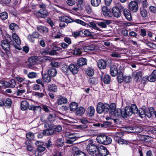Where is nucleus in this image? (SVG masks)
<instances>
[{"label":"nucleus","mask_w":156,"mask_h":156,"mask_svg":"<svg viewBox=\"0 0 156 156\" xmlns=\"http://www.w3.org/2000/svg\"><path fill=\"white\" fill-rule=\"evenodd\" d=\"M37 73L34 72H30L27 74V76L29 78H34L36 77Z\"/></svg>","instance_id":"obj_48"},{"label":"nucleus","mask_w":156,"mask_h":156,"mask_svg":"<svg viewBox=\"0 0 156 156\" xmlns=\"http://www.w3.org/2000/svg\"><path fill=\"white\" fill-rule=\"evenodd\" d=\"M89 26L95 29H96L98 30H100V29L97 27V25L94 22H91L89 23Z\"/></svg>","instance_id":"obj_56"},{"label":"nucleus","mask_w":156,"mask_h":156,"mask_svg":"<svg viewBox=\"0 0 156 156\" xmlns=\"http://www.w3.org/2000/svg\"><path fill=\"white\" fill-rule=\"evenodd\" d=\"M101 78L102 81L106 84H109L111 82V76L108 74L104 75L102 73L101 75Z\"/></svg>","instance_id":"obj_12"},{"label":"nucleus","mask_w":156,"mask_h":156,"mask_svg":"<svg viewBox=\"0 0 156 156\" xmlns=\"http://www.w3.org/2000/svg\"><path fill=\"white\" fill-rule=\"evenodd\" d=\"M78 66L76 65L71 64L68 66V68L70 72L73 74H76L78 73Z\"/></svg>","instance_id":"obj_15"},{"label":"nucleus","mask_w":156,"mask_h":156,"mask_svg":"<svg viewBox=\"0 0 156 156\" xmlns=\"http://www.w3.org/2000/svg\"><path fill=\"white\" fill-rule=\"evenodd\" d=\"M82 34H83L85 35L89 36H92V34L88 30H86L82 31Z\"/></svg>","instance_id":"obj_52"},{"label":"nucleus","mask_w":156,"mask_h":156,"mask_svg":"<svg viewBox=\"0 0 156 156\" xmlns=\"http://www.w3.org/2000/svg\"><path fill=\"white\" fill-rule=\"evenodd\" d=\"M59 20L62 22H65L66 23L71 22L72 20L69 17L65 16H62L59 17Z\"/></svg>","instance_id":"obj_26"},{"label":"nucleus","mask_w":156,"mask_h":156,"mask_svg":"<svg viewBox=\"0 0 156 156\" xmlns=\"http://www.w3.org/2000/svg\"><path fill=\"white\" fill-rule=\"evenodd\" d=\"M83 46H77L75 48L74 51V54L76 55H80L83 51Z\"/></svg>","instance_id":"obj_31"},{"label":"nucleus","mask_w":156,"mask_h":156,"mask_svg":"<svg viewBox=\"0 0 156 156\" xmlns=\"http://www.w3.org/2000/svg\"><path fill=\"white\" fill-rule=\"evenodd\" d=\"M85 72L86 74L89 76H92L94 74L93 69L90 67H88L86 69Z\"/></svg>","instance_id":"obj_35"},{"label":"nucleus","mask_w":156,"mask_h":156,"mask_svg":"<svg viewBox=\"0 0 156 156\" xmlns=\"http://www.w3.org/2000/svg\"><path fill=\"white\" fill-rule=\"evenodd\" d=\"M73 151L74 156H86L84 153L79 150L78 148L76 147H73Z\"/></svg>","instance_id":"obj_14"},{"label":"nucleus","mask_w":156,"mask_h":156,"mask_svg":"<svg viewBox=\"0 0 156 156\" xmlns=\"http://www.w3.org/2000/svg\"><path fill=\"white\" fill-rule=\"evenodd\" d=\"M147 80L151 82H154L156 79V70L153 71L152 74L147 77Z\"/></svg>","instance_id":"obj_17"},{"label":"nucleus","mask_w":156,"mask_h":156,"mask_svg":"<svg viewBox=\"0 0 156 156\" xmlns=\"http://www.w3.org/2000/svg\"><path fill=\"white\" fill-rule=\"evenodd\" d=\"M96 140L98 143L105 145L109 144L112 142V139L110 137L105 135L98 136Z\"/></svg>","instance_id":"obj_5"},{"label":"nucleus","mask_w":156,"mask_h":156,"mask_svg":"<svg viewBox=\"0 0 156 156\" xmlns=\"http://www.w3.org/2000/svg\"><path fill=\"white\" fill-rule=\"evenodd\" d=\"M48 73L52 77L56 76L57 72L55 68L54 67L50 68L48 71Z\"/></svg>","instance_id":"obj_20"},{"label":"nucleus","mask_w":156,"mask_h":156,"mask_svg":"<svg viewBox=\"0 0 156 156\" xmlns=\"http://www.w3.org/2000/svg\"><path fill=\"white\" fill-rule=\"evenodd\" d=\"M84 51L85 52H88L93 50L95 49V47L93 45L84 47L83 48Z\"/></svg>","instance_id":"obj_42"},{"label":"nucleus","mask_w":156,"mask_h":156,"mask_svg":"<svg viewBox=\"0 0 156 156\" xmlns=\"http://www.w3.org/2000/svg\"><path fill=\"white\" fill-rule=\"evenodd\" d=\"M30 109L35 111L36 110L41 111V108L40 106H35L34 105H31L30 107Z\"/></svg>","instance_id":"obj_46"},{"label":"nucleus","mask_w":156,"mask_h":156,"mask_svg":"<svg viewBox=\"0 0 156 156\" xmlns=\"http://www.w3.org/2000/svg\"><path fill=\"white\" fill-rule=\"evenodd\" d=\"M36 15L38 18H45L48 16V12L46 9H40L36 13Z\"/></svg>","instance_id":"obj_10"},{"label":"nucleus","mask_w":156,"mask_h":156,"mask_svg":"<svg viewBox=\"0 0 156 156\" xmlns=\"http://www.w3.org/2000/svg\"><path fill=\"white\" fill-rule=\"evenodd\" d=\"M143 129V127L140 126L134 127L129 126L127 127V132L138 133L141 132Z\"/></svg>","instance_id":"obj_6"},{"label":"nucleus","mask_w":156,"mask_h":156,"mask_svg":"<svg viewBox=\"0 0 156 156\" xmlns=\"http://www.w3.org/2000/svg\"><path fill=\"white\" fill-rule=\"evenodd\" d=\"M16 83L15 80L14 79L10 80L9 82H7L6 87L14 88L16 85Z\"/></svg>","instance_id":"obj_41"},{"label":"nucleus","mask_w":156,"mask_h":156,"mask_svg":"<svg viewBox=\"0 0 156 156\" xmlns=\"http://www.w3.org/2000/svg\"><path fill=\"white\" fill-rule=\"evenodd\" d=\"M142 76V73L141 71L136 72L135 74V79L138 81L140 80Z\"/></svg>","instance_id":"obj_45"},{"label":"nucleus","mask_w":156,"mask_h":156,"mask_svg":"<svg viewBox=\"0 0 156 156\" xmlns=\"http://www.w3.org/2000/svg\"><path fill=\"white\" fill-rule=\"evenodd\" d=\"M126 106L124 110H121L120 108L115 109L116 105L115 103H112L110 104V108L109 111V115L112 117L119 118L121 116L125 119L127 118V112Z\"/></svg>","instance_id":"obj_2"},{"label":"nucleus","mask_w":156,"mask_h":156,"mask_svg":"<svg viewBox=\"0 0 156 156\" xmlns=\"http://www.w3.org/2000/svg\"><path fill=\"white\" fill-rule=\"evenodd\" d=\"M112 16L116 18H119L121 15L120 9L117 6L114 7L112 9Z\"/></svg>","instance_id":"obj_11"},{"label":"nucleus","mask_w":156,"mask_h":156,"mask_svg":"<svg viewBox=\"0 0 156 156\" xmlns=\"http://www.w3.org/2000/svg\"><path fill=\"white\" fill-rule=\"evenodd\" d=\"M87 63V60L83 58H79L77 62V65L79 66H83L86 65Z\"/></svg>","instance_id":"obj_16"},{"label":"nucleus","mask_w":156,"mask_h":156,"mask_svg":"<svg viewBox=\"0 0 156 156\" xmlns=\"http://www.w3.org/2000/svg\"><path fill=\"white\" fill-rule=\"evenodd\" d=\"M45 145H44L42 146H40L38 147L37 148V150L41 152V153L43 152L45 150Z\"/></svg>","instance_id":"obj_58"},{"label":"nucleus","mask_w":156,"mask_h":156,"mask_svg":"<svg viewBox=\"0 0 156 156\" xmlns=\"http://www.w3.org/2000/svg\"><path fill=\"white\" fill-rule=\"evenodd\" d=\"M78 105L76 102H73L70 105V109L71 111H75L77 108Z\"/></svg>","instance_id":"obj_37"},{"label":"nucleus","mask_w":156,"mask_h":156,"mask_svg":"<svg viewBox=\"0 0 156 156\" xmlns=\"http://www.w3.org/2000/svg\"><path fill=\"white\" fill-rule=\"evenodd\" d=\"M111 23L110 20H105L103 21L98 22V26L102 28H106L107 25L110 24Z\"/></svg>","instance_id":"obj_21"},{"label":"nucleus","mask_w":156,"mask_h":156,"mask_svg":"<svg viewBox=\"0 0 156 156\" xmlns=\"http://www.w3.org/2000/svg\"><path fill=\"white\" fill-rule=\"evenodd\" d=\"M67 101L68 100L66 98L61 96L58 97L57 99V103L59 105L66 104Z\"/></svg>","instance_id":"obj_18"},{"label":"nucleus","mask_w":156,"mask_h":156,"mask_svg":"<svg viewBox=\"0 0 156 156\" xmlns=\"http://www.w3.org/2000/svg\"><path fill=\"white\" fill-rule=\"evenodd\" d=\"M7 38H8L9 39L6 38L5 40L2 41L1 44V45L2 48L6 51H9L10 49L9 43L13 45L14 46H15L13 41L11 40L10 37L9 35L7 36Z\"/></svg>","instance_id":"obj_4"},{"label":"nucleus","mask_w":156,"mask_h":156,"mask_svg":"<svg viewBox=\"0 0 156 156\" xmlns=\"http://www.w3.org/2000/svg\"><path fill=\"white\" fill-rule=\"evenodd\" d=\"M76 23L84 26H86V23L84 21L79 19H76L74 21Z\"/></svg>","instance_id":"obj_53"},{"label":"nucleus","mask_w":156,"mask_h":156,"mask_svg":"<svg viewBox=\"0 0 156 156\" xmlns=\"http://www.w3.org/2000/svg\"><path fill=\"white\" fill-rule=\"evenodd\" d=\"M86 11L87 13L89 14L91 13L92 11L91 7L90 5H87L86 6Z\"/></svg>","instance_id":"obj_61"},{"label":"nucleus","mask_w":156,"mask_h":156,"mask_svg":"<svg viewBox=\"0 0 156 156\" xmlns=\"http://www.w3.org/2000/svg\"><path fill=\"white\" fill-rule=\"evenodd\" d=\"M91 5L93 6H98L101 2V0H91Z\"/></svg>","instance_id":"obj_43"},{"label":"nucleus","mask_w":156,"mask_h":156,"mask_svg":"<svg viewBox=\"0 0 156 156\" xmlns=\"http://www.w3.org/2000/svg\"><path fill=\"white\" fill-rule=\"evenodd\" d=\"M40 34L36 31L33 32L32 34H29L27 38L30 42L34 43L35 39H37L39 37Z\"/></svg>","instance_id":"obj_8"},{"label":"nucleus","mask_w":156,"mask_h":156,"mask_svg":"<svg viewBox=\"0 0 156 156\" xmlns=\"http://www.w3.org/2000/svg\"><path fill=\"white\" fill-rule=\"evenodd\" d=\"M82 33V31H78L73 32H72V34L73 36L76 38L81 35Z\"/></svg>","instance_id":"obj_51"},{"label":"nucleus","mask_w":156,"mask_h":156,"mask_svg":"<svg viewBox=\"0 0 156 156\" xmlns=\"http://www.w3.org/2000/svg\"><path fill=\"white\" fill-rule=\"evenodd\" d=\"M37 30L41 33H46L48 32L47 28L45 26H40L37 27Z\"/></svg>","instance_id":"obj_32"},{"label":"nucleus","mask_w":156,"mask_h":156,"mask_svg":"<svg viewBox=\"0 0 156 156\" xmlns=\"http://www.w3.org/2000/svg\"><path fill=\"white\" fill-rule=\"evenodd\" d=\"M64 140L63 138L57 139L56 141V144L58 146L62 147L64 144Z\"/></svg>","instance_id":"obj_40"},{"label":"nucleus","mask_w":156,"mask_h":156,"mask_svg":"<svg viewBox=\"0 0 156 156\" xmlns=\"http://www.w3.org/2000/svg\"><path fill=\"white\" fill-rule=\"evenodd\" d=\"M37 60L36 58L34 57H30L28 60V65L29 66L31 67L34 65Z\"/></svg>","instance_id":"obj_30"},{"label":"nucleus","mask_w":156,"mask_h":156,"mask_svg":"<svg viewBox=\"0 0 156 156\" xmlns=\"http://www.w3.org/2000/svg\"><path fill=\"white\" fill-rule=\"evenodd\" d=\"M110 55L113 57L120 58L121 57V54L117 52H113Z\"/></svg>","instance_id":"obj_54"},{"label":"nucleus","mask_w":156,"mask_h":156,"mask_svg":"<svg viewBox=\"0 0 156 156\" xmlns=\"http://www.w3.org/2000/svg\"><path fill=\"white\" fill-rule=\"evenodd\" d=\"M57 86L55 84H49L48 86V90L49 91L55 92L57 90Z\"/></svg>","instance_id":"obj_39"},{"label":"nucleus","mask_w":156,"mask_h":156,"mask_svg":"<svg viewBox=\"0 0 156 156\" xmlns=\"http://www.w3.org/2000/svg\"><path fill=\"white\" fill-rule=\"evenodd\" d=\"M41 53L43 55H49V48H45L41 51Z\"/></svg>","instance_id":"obj_49"},{"label":"nucleus","mask_w":156,"mask_h":156,"mask_svg":"<svg viewBox=\"0 0 156 156\" xmlns=\"http://www.w3.org/2000/svg\"><path fill=\"white\" fill-rule=\"evenodd\" d=\"M13 40L15 43L18 45H20L21 44V41L18 35L15 33H13L12 34Z\"/></svg>","instance_id":"obj_27"},{"label":"nucleus","mask_w":156,"mask_h":156,"mask_svg":"<svg viewBox=\"0 0 156 156\" xmlns=\"http://www.w3.org/2000/svg\"><path fill=\"white\" fill-rule=\"evenodd\" d=\"M87 150L92 156H106L109 153L104 146L92 144H90L87 146Z\"/></svg>","instance_id":"obj_1"},{"label":"nucleus","mask_w":156,"mask_h":156,"mask_svg":"<svg viewBox=\"0 0 156 156\" xmlns=\"http://www.w3.org/2000/svg\"><path fill=\"white\" fill-rule=\"evenodd\" d=\"M12 104V101L10 98H8L5 100V106H10Z\"/></svg>","instance_id":"obj_55"},{"label":"nucleus","mask_w":156,"mask_h":156,"mask_svg":"<svg viewBox=\"0 0 156 156\" xmlns=\"http://www.w3.org/2000/svg\"><path fill=\"white\" fill-rule=\"evenodd\" d=\"M138 112V109L136 105L132 104L131 106H127V116H130L133 113L137 114Z\"/></svg>","instance_id":"obj_7"},{"label":"nucleus","mask_w":156,"mask_h":156,"mask_svg":"<svg viewBox=\"0 0 156 156\" xmlns=\"http://www.w3.org/2000/svg\"><path fill=\"white\" fill-rule=\"evenodd\" d=\"M129 9L131 11L133 12H136L138 10V5L136 2L131 1L129 4Z\"/></svg>","instance_id":"obj_9"},{"label":"nucleus","mask_w":156,"mask_h":156,"mask_svg":"<svg viewBox=\"0 0 156 156\" xmlns=\"http://www.w3.org/2000/svg\"><path fill=\"white\" fill-rule=\"evenodd\" d=\"M8 17V14L6 12H4L0 13V18L2 20L7 19Z\"/></svg>","instance_id":"obj_44"},{"label":"nucleus","mask_w":156,"mask_h":156,"mask_svg":"<svg viewBox=\"0 0 156 156\" xmlns=\"http://www.w3.org/2000/svg\"><path fill=\"white\" fill-rule=\"evenodd\" d=\"M149 9L150 12L154 13H156V7L153 6H151L149 7Z\"/></svg>","instance_id":"obj_64"},{"label":"nucleus","mask_w":156,"mask_h":156,"mask_svg":"<svg viewBox=\"0 0 156 156\" xmlns=\"http://www.w3.org/2000/svg\"><path fill=\"white\" fill-rule=\"evenodd\" d=\"M110 74L112 76H115L118 73L117 67L113 65L110 68Z\"/></svg>","instance_id":"obj_22"},{"label":"nucleus","mask_w":156,"mask_h":156,"mask_svg":"<svg viewBox=\"0 0 156 156\" xmlns=\"http://www.w3.org/2000/svg\"><path fill=\"white\" fill-rule=\"evenodd\" d=\"M145 111V115L149 118H151L154 113V110L152 107L148 108Z\"/></svg>","instance_id":"obj_19"},{"label":"nucleus","mask_w":156,"mask_h":156,"mask_svg":"<svg viewBox=\"0 0 156 156\" xmlns=\"http://www.w3.org/2000/svg\"><path fill=\"white\" fill-rule=\"evenodd\" d=\"M29 142V141L27 140L25 142V144L26 145H27V150L30 151H33L34 148L31 145L28 144Z\"/></svg>","instance_id":"obj_50"},{"label":"nucleus","mask_w":156,"mask_h":156,"mask_svg":"<svg viewBox=\"0 0 156 156\" xmlns=\"http://www.w3.org/2000/svg\"><path fill=\"white\" fill-rule=\"evenodd\" d=\"M45 93H39V92H36L35 93V95L38 96L39 98H41L45 96Z\"/></svg>","instance_id":"obj_62"},{"label":"nucleus","mask_w":156,"mask_h":156,"mask_svg":"<svg viewBox=\"0 0 156 156\" xmlns=\"http://www.w3.org/2000/svg\"><path fill=\"white\" fill-rule=\"evenodd\" d=\"M76 140V138H68L66 140V143L67 144H72Z\"/></svg>","instance_id":"obj_57"},{"label":"nucleus","mask_w":156,"mask_h":156,"mask_svg":"<svg viewBox=\"0 0 156 156\" xmlns=\"http://www.w3.org/2000/svg\"><path fill=\"white\" fill-rule=\"evenodd\" d=\"M98 67L101 69H105L106 66V62L103 60H100L98 62Z\"/></svg>","instance_id":"obj_25"},{"label":"nucleus","mask_w":156,"mask_h":156,"mask_svg":"<svg viewBox=\"0 0 156 156\" xmlns=\"http://www.w3.org/2000/svg\"><path fill=\"white\" fill-rule=\"evenodd\" d=\"M27 138L29 140H33L34 137V134L31 132L27 133L26 134Z\"/></svg>","instance_id":"obj_47"},{"label":"nucleus","mask_w":156,"mask_h":156,"mask_svg":"<svg viewBox=\"0 0 156 156\" xmlns=\"http://www.w3.org/2000/svg\"><path fill=\"white\" fill-rule=\"evenodd\" d=\"M145 111L143 110L142 109H141L140 110H139V114L140 116L141 117V118L144 117V115L146 116L145 115Z\"/></svg>","instance_id":"obj_60"},{"label":"nucleus","mask_w":156,"mask_h":156,"mask_svg":"<svg viewBox=\"0 0 156 156\" xmlns=\"http://www.w3.org/2000/svg\"><path fill=\"white\" fill-rule=\"evenodd\" d=\"M117 79L119 83H121L125 79L123 76V73L121 71H120L117 74Z\"/></svg>","instance_id":"obj_33"},{"label":"nucleus","mask_w":156,"mask_h":156,"mask_svg":"<svg viewBox=\"0 0 156 156\" xmlns=\"http://www.w3.org/2000/svg\"><path fill=\"white\" fill-rule=\"evenodd\" d=\"M9 28L13 32H16L19 29V26L15 23H11L9 26Z\"/></svg>","instance_id":"obj_34"},{"label":"nucleus","mask_w":156,"mask_h":156,"mask_svg":"<svg viewBox=\"0 0 156 156\" xmlns=\"http://www.w3.org/2000/svg\"><path fill=\"white\" fill-rule=\"evenodd\" d=\"M102 10L103 14L106 16L111 17L112 16V10L110 9H108L107 7L104 6L102 7Z\"/></svg>","instance_id":"obj_13"},{"label":"nucleus","mask_w":156,"mask_h":156,"mask_svg":"<svg viewBox=\"0 0 156 156\" xmlns=\"http://www.w3.org/2000/svg\"><path fill=\"white\" fill-rule=\"evenodd\" d=\"M61 69L63 72L65 73H67L69 70L68 67H67L66 66H62Z\"/></svg>","instance_id":"obj_63"},{"label":"nucleus","mask_w":156,"mask_h":156,"mask_svg":"<svg viewBox=\"0 0 156 156\" xmlns=\"http://www.w3.org/2000/svg\"><path fill=\"white\" fill-rule=\"evenodd\" d=\"M54 133V130L51 128H49L44 130L42 133L44 135L50 136L53 134Z\"/></svg>","instance_id":"obj_23"},{"label":"nucleus","mask_w":156,"mask_h":156,"mask_svg":"<svg viewBox=\"0 0 156 156\" xmlns=\"http://www.w3.org/2000/svg\"><path fill=\"white\" fill-rule=\"evenodd\" d=\"M28 104L26 101H23L21 104V108L22 110L25 111L27 109L28 107Z\"/></svg>","instance_id":"obj_36"},{"label":"nucleus","mask_w":156,"mask_h":156,"mask_svg":"<svg viewBox=\"0 0 156 156\" xmlns=\"http://www.w3.org/2000/svg\"><path fill=\"white\" fill-rule=\"evenodd\" d=\"M42 78L44 82L48 83L51 82L52 77L48 73H44L42 74Z\"/></svg>","instance_id":"obj_24"},{"label":"nucleus","mask_w":156,"mask_h":156,"mask_svg":"<svg viewBox=\"0 0 156 156\" xmlns=\"http://www.w3.org/2000/svg\"><path fill=\"white\" fill-rule=\"evenodd\" d=\"M85 112V110L83 108L80 107L76 109V114L78 116H81L84 114Z\"/></svg>","instance_id":"obj_28"},{"label":"nucleus","mask_w":156,"mask_h":156,"mask_svg":"<svg viewBox=\"0 0 156 156\" xmlns=\"http://www.w3.org/2000/svg\"><path fill=\"white\" fill-rule=\"evenodd\" d=\"M140 13L142 17L145 18L147 16V12L146 9L144 8H140Z\"/></svg>","instance_id":"obj_38"},{"label":"nucleus","mask_w":156,"mask_h":156,"mask_svg":"<svg viewBox=\"0 0 156 156\" xmlns=\"http://www.w3.org/2000/svg\"><path fill=\"white\" fill-rule=\"evenodd\" d=\"M94 112V107L92 106H90L87 109V114L90 117L93 115Z\"/></svg>","instance_id":"obj_29"},{"label":"nucleus","mask_w":156,"mask_h":156,"mask_svg":"<svg viewBox=\"0 0 156 156\" xmlns=\"http://www.w3.org/2000/svg\"><path fill=\"white\" fill-rule=\"evenodd\" d=\"M55 115L53 114H50L47 118V119L49 121L53 122L55 120Z\"/></svg>","instance_id":"obj_59"},{"label":"nucleus","mask_w":156,"mask_h":156,"mask_svg":"<svg viewBox=\"0 0 156 156\" xmlns=\"http://www.w3.org/2000/svg\"><path fill=\"white\" fill-rule=\"evenodd\" d=\"M110 108V105L106 103L100 102L98 104L97 107V111L99 114H101L103 112L107 113L109 112Z\"/></svg>","instance_id":"obj_3"}]
</instances>
